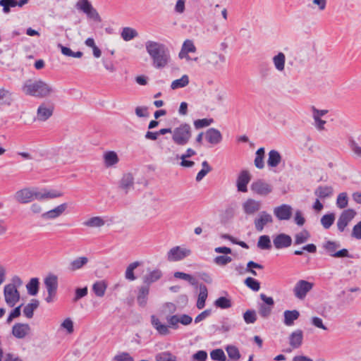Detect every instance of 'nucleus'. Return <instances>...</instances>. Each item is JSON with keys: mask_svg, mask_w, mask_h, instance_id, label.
Here are the masks:
<instances>
[{"mask_svg": "<svg viewBox=\"0 0 361 361\" xmlns=\"http://www.w3.org/2000/svg\"><path fill=\"white\" fill-rule=\"evenodd\" d=\"M63 193L58 190H49L47 188H42L40 190L32 188H25L17 191L15 194V200L21 203H29L34 200L39 201L51 200L62 197Z\"/></svg>", "mask_w": 361, "mask_h": 361, "instance_id": "f257e3e1", "label": "nucleus"}, {"mask_svg": "<svg viewBox=\"0 0 361 361\" xmlns=\"http://www.w3.org/2000/svg\"><path fill=\"white\" fill-rule=\"evenodd\" d=\"M23 92L36 98H47L55 93L54 87L49 82L42 79H29L22 86Z\"/></svg>", "mask_w": 361, "mask_h": 361, "instance_id": "f03ea898", "label": "nucleus"}, {"mask_svg": "<svg viewBox=\"0 0 361 361\" xmlns=\"http://www.w3.org/2000/svg\"><path fill=\"white\" fill-rule=\"evenodd\" d=\"M145 47L155 68H162L167 65L170 56L167 49L164 44L154 41H147L145 43Z\"/></svg>", "mask_w": 361, "mask_h": 361, "instance_id": "7ed1b4c3", "label": "nucleus"}, {"mask_svg": "<svg viewBox=\"0 0 361 361\" xmlns=\"http://www.w3.org/2000/svg\"><path fill=\"white\" fill-rule=\"evenodd\" d=\"M169 325L163 324L159 319L155 316H151V323L152 326L157 331V332L162 336H166L169 334V328L178 329V324L180 322V317L178 315H171L166 317Z\"/></svg>", "mask_w": 361, "mask_h": 361, "instance_id": "20e7f679", "label": "nucleus"}, {"mask_svg": "<svg viewBox=\"0 0 361 361\" xmlns=\"http://www.w3.org/2000/svg\"><path fill=\"white\" fill-rule=\"evenodd\" d=\"M341 246L340 243L336 241L327 240L323 243L322 247L329 255L336 258L352 257L347 249H342L337 251Z\"/></svg>", "mask_w": 361, "mask_h": 361, "instance_id": "39448f33", "label": "nucleus"}, {"mask_svg": "<svg viewBox=\"0 0 361 361\" xmlns=\"http://www.w3.org/2000/svg\"><path fill=\"white\" fill-rule=\"evenodd\" d=\"M44 283L48 293L45 300L47 303L54 302L58 288V278L54 274H49L44 280Z\"/></svg>", "mask_w": 361, "mask_h": 361, "instance_id": "423d86ee", "label": "nucleus"}, {"mask_svg": "<svg viewBox=\"0 0 361 361\" xmlns=\"http://www.w3.org/2000/svg\"><path fill=\"white\" fill-rule=\"evenodd\" d=\"M206 63L210 65L214 70L219 71L222 68L226 61V57L216 51L207 52L204 54Z\"/></svg>", "mask_w": 361, "mask_h": 361, "instance_id": "0eeeda50", "label": "nucleus"}, {"mask_svg": "<svg viewBox=\"0 0 361 361\" xmlns=\"http://www.w3.org/2000/svg\"><path fill=\"white\" fill-rule=\"evenodd\" d=\"M314 284L305 280H299L293 288V293L296 298L303 300L312 289Z\"/></svg>", "mask_w": 361, "mask_h": 361, "instance_id": "6e6552de", "label": "nucleus"}, {"mask_svg": "<svg viewBox=\"0 0 361 361\" xmlns=\"http://www.w3.org/2000/svg\"><path fill=\"white\" fill-rule=\"evenodd\" d=\"M54 106L52 104L42 102L37 108L35 121L44 122L53 115Z\"/></svg>", "mask_w": 361, "mask_h": 361, "instance_id": "1a4fd4ad", "label": "nucleus"}, {"mask_svg": "<svg viewBox=\"0 0 361 361\" xmlns=\"http://www.w3.org/2000/svg\"><path fill=\"white\" fill-rule=\"evenodd\" d=\"M4 294L6 302L11 307L20 300V293L15 284L10 283L5 286Z\"/></svg>", "mask_w": 361, "mask_h": 361, "instance_id": "9d476101", "label": "nucleus"}, {"mask_svg": "<svg viewBox=\"0 0 361 361\" xmlns=\"http://www.w3.org/2000/svg\"><path fill=\"white\" fill-rule=\"evenodd\" d=\"M355 215L356 212L353 209H347L343 211L337 221L338 231L341 232L344 231L346 226L353 219Z\"/></svg>", "mask_w": 361, "mask_h": 361, "instance_id": "9b49d317", "label": "nucleus"}, {"mask_svg": "<svg viewBox=\"0 0 361 361\" xmlns=\"http://www.w3.org/2000/svg\"><path fill=\"white\" fill-rule=\"evenodd\" d=\"M251 190L259 195L266 196L272 192V186L264 180L259 179L252 183Z\"/></svg>", "mask_w": 361, "mask_h": 361, "instance_id": "f8f14e48", "label": "nucleus"}, {"mask_svg": "<svg viewBox=\"0 0 361 361\" xmlns=\"http://www.w3.org/2000/svg\"><path fill=\"white\" fill-rule=\"evenodd\" d=\"M292 210L290 205L283 204L274 208V214L280 221H287L292 216Z\"/></svg>", "mask_w": 361, "mask_h": 361, "instance_id": "ddd939ff", "label": "nucleus"}, {"mask_svg": "<svg viewBox=\"0 0 361 361\" xmlns=\"http://www.w3.org/2000/svg\"><path fill=\"white\" fill-rule=\"evenodd\" d=\"M273 222V218L270 214L265 211L259 213L257 217L255 219L254 224L255 229L257 231H262L264 226L268 224Z\"/></svg>", "mask_w": 361, "mask_h": 361, "instance_id": "4468645a", "label": "nucleus"}, {"mask_svg": "<svg viewBox=\"0 0 361 361\" xmlns=\"http://www.w3.org/2000/svg\"><path fill=\"white\" fill-rule=\"evenodd\" d=\"M206 141L211 145H217L221 142L223 136L221 133L216 128H210L204 133Z\"/></svg>", "mask_w": 361, "mask_h": 361, "instance_id": "2eb2a0df", "label": "nucleus"}, {"mask_svg": "<svg viewBox=\"0 0 361 361\" xmlns=\"http://www.w3.org/2000/svg\"><path fill=\"white\" fill-rule=\"evenodd\" d=\"M67 207L66 203L61 204L55 208L43 213L41 216L44 220L56 219L65 212Z\"/></svg>", "mask_w": 361, "mask_h": 361, "instance_id": "dca6fc26", "label": "nucleus"}, {"mask_svg": "<svg viewBox=\"0 0 361 361\" xmlns=\"http://www.w3.org/2000/svg\"><path fill=\"white\" fill-rule=\"evenodd\" d=\"M118 188L128 194L134 188V176L131 173H124L119 181Z\"/></svg>", "mask_w": 361, "mask_h": 361, "instance_id": "f3484780", "label": "nucleus"}, {"mask_svg": "<svg viewBox=\"0 0 361 361\" xmlns=\"http://www.w3.org/2000/svg\"><path fill=\"white\" fill-rule=\"evenodd\" d=\"M273 243L276 249L286 248L291 245L292 238L287 234L280 233L274 238Z\"/></svg>", "mask_w": 361, "mask_h": 361, "instance_id": "a211bd4d", "label": "nucleus"}, {"mask_svg": "<svg viewBox=\"0 0 361 361\" xmlns=\"http://www.w3.org/2000/svg\"><path fill=\"white\" fill-rule=\"evenodd\" d=\"M262 204L259 201L248 199L243 204V209L246 214H254L261 209Z\"/></svg>", "mask_w": 361, "mask_h": 361, "instance_id": "6ab92c4d", "label": "nucleus"}, {"mask_svg": "<svg viewBox=\"0 0 361 361\" xmlns=\"http://www.w3.org/2000/svg\"><path fill=\"white\" fill-rule=\"evenodd\" d=\"M250 178V174L247 171H241L237 179L238 190L243 192H247V185L249 183Z\"/></svg>", "mask_w": 361, "mask_h": 361, "instance_id": "aec40b11", "label": "nucleus"}, {"mask_svg": "<svg viewBox=\"0 0 361 361\" xmlns=\"http://www.w3.org/2000/svg\"><path fill=\"white\" fill-rule=\"evenodd\" d=\"M30 327L27 324L18 323L13 326V335L18 338H25L30 332Z\"/></svg>", "mask_w": 361, "mask_h": 361, "instance_id": "412c9836", "label": "nucleus"}, {"mask_svg": "<svg viewBox=\"0 0 361 361\" xmlns=\"http://www.w3.org/2000/svg\"><path fill=\"white\" fill-rule=\"evenodd\" d=\"M303 332L297 329L291 333L289 336V344L293 348H298L302 343Z\"/></svg>", "mask_w": 361, "mask_h": 361, "instance_id": "4be33fe9", "label": "nucleus"}, {"mask_svg": "<svg viewBox=\"0 0 361 361\" xmlns=\"http://www.w3.org/2000/svg\"><path fill=\"white\" fill-rule=\"evenodd\" d=\"M103 158L104 164L106 168L112 167L119 161V158L114 151L106 152L103 155Z\"/></svg>", "mask_w": 361, "mask_h": 361, "instance_id": "5701e85b", "label": "nucleus"}, {"mask_svg": "<svg viewBox=\"0 0 361 361\" xmlns=\"http://www.w3.org/2000/svg\"><path fill=\"white\" fill-rule=\"evenodd\" d=\"M283 324L287 326H291L294 322L300 317V312L297 310H286L283 312Z\"/></svg>", "mask_w": 361, "mask_h": 361, "instance_id": "b1692460", "label": "nucleus"}, {"mask_svg": "<svg viewBox=\"0 0 361 361\" xmlns=\"http://www.w3.org/2000/svg\"><path fill=\"white\" fill-rule=\"evenodd\" d=\"M334 190L331 186H319L314 190V195L321 200L329 198L333 195Z\"/></svg>", "mask_w": 361, "mask_h": 361, "instance_id": "393cba45", "label": "nucleus"}, {"mask_svg": "<svg viewBox=\"0 0 361 361\" xmlns=\"http://www.w3.org/2000/svg\"><path fill=\"white\" fill-rule=\"evenodd\" d=\"M274 68L280 73L284 71L286 63V56L283 52H279L272 58Z\"/></svg>", "mask_w": 361, "mask_h": 361, "instance_id": "a878e982", "label": "nucleus"}, {"mask_svg": "<svg viewBox=\"0 0 361 361\" xmlns=\"http://www.w3.org/2000/svg\"><path fill=\"white\" fill-rule=\"evenodd\" d=\"M268 156L267 164L271 168L276 167L282 160L281 155L275 149L271 150Z\"/></svg>", "mask_w": 361, "mask_h": 361, "instance_id": "bb28decb", "label": "nucleus"}, {"mask_svg": "<svg viewBox=\"0 0 361 361\" xmlns=\"http://www.w3.org/2000/svg\"><path fill=\"white\" fill-rule=\"evenodd\" d=\"M208 296L207 288L205 285L201 284L200 286V293L198 295L197 301L196 303V306L197 309L202 310L205 306V301Z\"/></svg>", "mask_w": 361, "mask_h": 361, "instance_id": "cd10ccee", "label": "nucleus"}, {"mask_svg": "<svg viewBox=\"0 0 361 361\" xmlns=\"http://www.w3.org/2000/svg\"><path fill=\"white\" fill-rule=\"evenodd\" d=\"M149 292V286L147 284L139 288L137 300L140 306H145L146 305Z\"/></svg>", "mask_w": 361, "mask_h": 361, "instance_id": "c85d7f7f", "label": "nucleus"}, {"mask_svg": "<svg viewBox=\"0 0 361 361\" xmlns=\"http://www.w3.org/2000/svg\"><path fill=\"white\" fill-rule=\"evenodd\" d=\"M82 224L89 228H99L105 224V221L100 216H94L85 221Z\"/></svg>", "mask_w": 361, "mask_h": 361, "instance_id": "c756f323", "label": "nucleus"}, {"mask_svg": "<svg viewBox=\"0 0 361 361\" xmlns=\"http://www.w3.org/2000/svg\"><path fill=\"white\" fill-rule=\"evenodd\" d=\"M39 301L36 299H32L30 303H28L23 309V314L29 319L33 317L34 311L38 307Z\"/></svg>", "mask_w": 361, "mask_h": 361, "instance_id": "7c9ffc66", "label": "nucleus"}, {"mask_svg": "<svg viewBox=\"0 0 361 361\" xmlns=\"http://www.w3.org/2000/svg\"><path fill=\"white\" fill-rule=\"evenodd\" d=\"M107 285L104 281L95 282L92 286V290L98 297H103L105 294Z\"/></svg>", "mask_w": 361, "mask_h": 361, "instance_id": "2f4dec72", "label": "nucleus"}, {"mask_svg": "<svg viewBox=\"0 0 361 361\" xmlns=\"http://www.w3.org/2000/svg\"><path fill=\"white\" fill-rule=\"evenodd\" d=\"M121 36L125 41H130L138 36V33L134 28L130 27H123Z\"/></svg>", "mask_w": 361, "mask_h": 361, "instance_id": "473e14b6", "label": "nucleus"}, {"mask_svg": "<svg viewBox=\"0 0 361 361\" xmlns=\"http://www.w3.org/2000/svg\"><path fill=\"white\" fill-rule=\"evenodd\" d=\"M39 279L37 278H32L26 285L27 293L30 295H36L39 291Z\"/></svg>", "mask_w": 361, "mask_h": 361, "instance_id": "72a5a7b5", "label": "nucleus"}, {"mask_svg": "<svg viewBox=\"0 0 361 361\" xmlns=\"http://www.w3.org/2000/svg\"><path fill=\"white\" fill-rule=\"evenodd\" d=\"M310 234L307 230L297 233L294 236V244L299 245L309 240Z\"/></svg>", "mask_w": 361, "mask_h": 361, "instance_id": "f704fd0d", "label": "nucleus"}, {"mask_svg": "<svg viewBox=\"0 0 361 361\" xmlns=\"http://www.w3.org/2000/svg\"><path fill=\"white\" fill-rule=\"evenodd\" d=\"M197 48L193 40L185 39L182 44V59L184 53L196 54Z\"/></svg>", "mask_w": 361, "mask_h": 361, "instance_id": "c9c22d12", "label": "nucleus"}, {"mask_svg": "<svg viewBox=\"0 0 361 361\" xmlns=\"http://www.w3.org/2000/svg\"><path fill=\"white\" fill-rule=\"evenodd\" d=\"M264 149L263 147L259 148L255 153V166L259 169H262L264 167Z\"/></svg>", "mask_w": 361, "mask_h": 361, "instance_id": "e433bc0d", "label": "nucleus"}, {"mask_svg": "<svg viewBox=\"0 0 361 361\" xmlns=\"http://www.w3.org/2000/svg\"><path fill=\"white\" fill-rule=\"evenodd\" d=\"M88 262V258L86 257H80L75 259L70 264V269L71 271H75L81 269Z\"/></svg>", "mask_w": 361, "mask_h": 361, "instance_id": "4c0bfd02", "label": "nucleus"}, {"mask_svg": "<svg viewBox=\"0 0 361 361\" xmlns=\"http://www.w3.org/2000/svg\"><path fill=\"white\" fill-rule=\"evenodd\" d=\"M161 276V271L157 269L151 271L144 277V282L149 286L152 283L159 280Z\"/></svg>", "mask_w": 361, "mask_h": 361, "instance_id": "58836bf2", "label": "nucleus"}, {"mask_svg": "<svg viewBox=\"0 0 361 361\" xmlns=\"http://www.w3.org/2000/svg\"><path fill=\"white\" fill-rule=\"evenodd\" d=\"M176 310V305L172 302H167L164 305L160 310V315L167 317L171 316Z\"/></svg>", "mask_w": 361, "mask_h": 361, "instance_id": "ea45409f", "label": "nucleus"}, {"mask_svg": "<svg viewBox=\"0 0 361 361\" xmlns=\"http://www.w3.org/2000/svg\"><path fill=\"white\" fill-rule=\"evenodd\" d=\"M226 350L231 360L237 361L240 358L239 350L236 346L232 345H227Z\"/></svg>", "mask_w": 361, "mask_h": 361, "instance_id": "a19ab883", "label": "nucleus"}, {"mask_svg": "<svg viewBox=\"0 0 361 361\" xmlns=\"http://www.w3.org/2000/svg\"><path fill=\"white\" fill-rule=\"evenodd\" d=\"M257 247L262 250H270L271 243L269 236L267 235H261L257 242Z\"/></svg>", "mask_w": 361, "mask_h": 361, "instance_id": "79ce46f5", "label": "nucleus"}, {"mask_svg": "<svg viewBox=\"0 0 361 361\" xmlns=\"http://www.w3.org/2000/svg\"><path fill=\"white\" fill-rule=\"evenodd\" d=\"M167 259L170 262H176L180 259V247L176 246L171 248L167 253Z\"/></svg>", "mask_w": 361, "mask_h": 361, "instance_id": "37998d69", "label": "nucleus"}, {"mask_svg": "<svg viewBox=\"0 0 361 361\" xmlns=\"http://www.w3.org/2000/svg\"><path fill=\"white\" fill-rule=\"evenodd\" d=\"M140 264L139 262H134L133 263H130L127 267V269H126V273H125V277L126 279L130 280V281H134L136 279L135 276H134L133 271L138 266H140Z\"/></svg>", "mask_w": 361, "mask_h": 361, "instance_id": "c03bdc74", "label": "nucleus"}, {"mask_svg": "<svg viewBox=\"0 0 361 361\" xmlns=\"http://www.w3.org/2000/svg\"><path fill=\"white\" fill-rule=\"evenodd\" d=\"M335 221V215L333 213L324 215L321 218V224L325 229H329Z\"/></svg>", "mask_w": 361, "mask_h": 361, "instance_id": "a18cd8bd", "label": "nucleus"}, {"mask_svg": "<svg viewBox=\"0 0 361 361\" xmlns=\"http://www.w3.org/2000/svg\"><path fill=\"white\" fill-rule=\"evenodd\" d=\"M0 6L3 8L4 13H9L11 8L17 6V0H0Z\"/></svg>", "mask_w": 361, "mask_h": 361, "instance_id": "49530a36", "label": "nucleus"}, {"mask_svg": "<svg viewBox=\"0 0 361 361\" xmlns=\"http://www.w3.org/2000/svg\"><path fill=\"white\" fill-rule=\"evenodd\" d=\"M214 305L221 309H228L232 306V302L228 298L220 297L215 300Z\"/></svg>", "mask_w": 361, "mask_h": 361, "instance_id": "de8ad7c7", "label": "nucleus"}, {"mask_svg": "<svg viewBox=\"0 0 361 361\" xmlns=\"http://www.w3.org/2000/svg\"><path fill=\"white\" fill-rule=\"evenodd\" d=\"M202 169L198 172L196 176V181L200 182L204 177L212 171V167L207 161L202 163Z\"/></svg>", "mask_w": 361, "mask_h": 361, "instance_id": "09e8293b", "label": "nucleus"}, {"mask_svg": "<svg viewBox=\"0 0 361 361\" xmlns=\"http://www.w3.org/2000/svg\"><path fill=\"white\" fill-rule=\"evenodd\" d=\"M348 198L346 192L340 193L336 200V206L339 209H344L348 206Z\"/></svg>", "mask_w": 361, "mask_h": 361, "instance_id": "8fccbe9b", "label": "nucleus"}, {"mask_svg": "<svg viewBox=\"0 0 361 361\" xmlns=\"http://www.w3.org/2000/svg\"><path fill=\"white\" fill-rule=\"evenodd\" d=\"M11 96L9 91L0 88V104L9 105L12 100Z\"/></svg>", "mask_w": 361, "mask_h": 361, "instance_id": "3c124183", "label": "nucleus"}, {"mask_svg": "<svg viewBox=\"0 0 361 361\" xmlns=\"http://www.w3.org/2000/svg\"><path fill=\"white\" fill-rule=\"evenodd\" d=\"M214 123L213 118H202L197 119L194 121V126L196 129H200L202 128H205L209 126L211 124Z\"/></svg>", "mask_w": 361, "mask_h": 361, "instance_id": "603ef678", "label": "nucleus"}, {"mask_svg": "<svg viewBox=\"0 0 361 361\" xmlns=\"http://www.w3.org/2000/svg\"><path fill=\"white\" fill-rule=\"evenodd\" d=\"M243 319L246 324H253L257 320V315L255 310H248L243 314Z\"/></svg>", "mask_w": 361, "mask_h": 361, "instance_id": "864d4df0", "label": "nucleus"}, {"mask_svg": "<svg viewBox=\"0 0 361 361\" xmlns=\"http://www.w3.org/2000/svg\"><path fill=\"white\" fill-rule=\"evenodd\" d=\"M211 358L213 360L225 361L226 357L222 349H215L210 353Z\"/></svg>", "mask_w": 361, "mask_h": 361, "instance_id": "5fc2aeb1", "label": "nucleus"}, {"mask_svg": "<svg viewBox=\"0 0 361 361\" xmlns=\"http://www.w3.org/2000/svg\"><path fill=\"white\" fill-rule=\"evenodd\" d=\"M191 137V127L188 124L182 125V145L186 143Z\"/></svg>", "mask_w": 361, "mask_h": 361, "instance_id": "6e6d98bb", "label": "nucleus"}, {"mask_svg": "<svg viewBox=\"0 0 361 361\" xmlns=\"http://www.w3.org/2000/svg\"><path fill=\"white\" fill-rule=\"evenodd\" d=\"M93 6L88 0H79L76 4V8L85 14L90 10Z\"/></svg>", "mask_w": 361, "mask_h": 361, "instance_id": "4d7b16f0", "label": "nucleus"}, {"mask_svg": "<svg viewBox=\"0 0 361 361\" xmlns=\"http://www.w3.org/2000/svg\"><path fill=\"white\" fill-rule=\"evenodd\" d=\"M245 284L254 291H258L260 288L259 282L252 277H247L245 280Z\"/></svg>", "mask_w": 361, "mask_h": 361, "instance_id": "13d9d810", "label": "nucleus"}, {"mask_svg": "<svg viewBox=\"0 0 361 361\" xmlns=\"http://www.w3.org/2000/svg\"><path fill=\"white\" fill-rule=\"evenodd\" d=\"M232 258L227 255L216 256L214 259V262L219 266H225L232 262Z\"/></svg>", "mask_w": 361, "mask_h": 361, "instance_id": "bf43d9fd", "label": "nucleus"}, {"mask_svg": "<svg viewBox=\"0 0 361 361\" xmlns=\"http://www.w3.org/2000/svg\"><path fill=\"white\" fill-rule=\"evenodd\" d=\"M156 361H176V357L167 352L158 353L155 357Z\"/></svg>", "mask_w": 361, "mask_h": 361, "instance_id": "052dcab7", "label": "nucleus"}, {"mask_svg": "<svg viewBox=\"0 0 361 361\" xmlns=\"http://www.w3.org/2000/svg\"><path fill=\"white\" fill-rule=\"evenodd\" d=\"M349 147L355 155L361 158V146L357 142L354 140H350Z\"/></svg>", "mask_w": 361, "mask_h": 361, "instance_id": "680f3d73", "label": "nucleus"}, {"mask_svg": "<svg viewBox=\"0 0 361 361\" xmlns=\"http://www.w3.org/2000/svg\"><path fill=\"white\" fill-rule=\"evenodd\" d=\"M272 308L265 304H261L259 307V314L263 318H267L271 314Z\"/></svg>", "mask_w": 361, "mask_h": 361, "instance_id": "e2e57ef3", "label": "nucleus"}, {"mask_svg": "<svg viewBox=\"0 0 361 361\" xmlns=\"http://www.w3.org/2000/svg\"><path fill=\"white\" fill-rule=\"evenodd\" d=\"M294 221L299 226H302L305 224V219L303 216V214H302V211H300V210L295 211V216H294Z\"/></svg>", "mask_w": 361, "mask_h": 361, "instance_id": "0e129e2a", "label": "nucleus"}, {"mask_svg": "<svg viewBox=\"0 0 361 361\" xmlns=\"http://www.w3.org/2000/svg\"><path fill=\"white\" fill-rule=\"evenodd\" d=\"M115 361H134V359L128 353H119L114 357Z\"/></svg>", "mask_w": 361, "mask_h": 361, "instance_id": "69168bd1", "label": "nucleus"}, {"mask_svg": "<svg viewBox=\"0 0 361 361\" xmlns=\"http://www.w3.org/2000/svg\"><path fill=\"white\" fill-rule=\"evenodd\" d=\"M195 54H196L184 53L182 60H184L185 63L191 65L192 62H197L198 61V57L196 56Z\"/></svg>", "mask_w": 361, "mask_h": 361, "instance_id": "338daca9", "label": "nucleus"}, {"mask_svg": "<svg viewBox=\"0 0 361 361\" xmlns=\"http://www.w3.org/2000/svg\"><path fill=\"white\" fill-rule=\"evenodd\" d=\"M352 237L360 240L361 239V221L354 226L352 231Z\"/></svg>", "mask_w": 361, "mask_h": 361, "instance_id": "774afa93", "label": "nucleus"}]
</instances>
